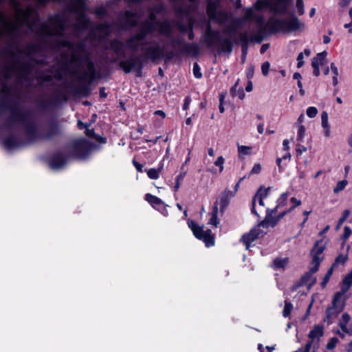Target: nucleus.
<instances>
[{
	"mask_svg": "<svg viewBox=\"0 0 352 352\" xmlns=\"http://www.w3.org/2000/svg\"><path fill=\"white\" fill-rule=\"evenodd\" d=\"M60 48H67L72 50L70 60L69 55L63 52L60 54L62 60L61 69L67 71L69 65L74 63L77 67H81L85 65L87 69L79 73L77 70L73 71L72 74L76 76L78 80L77 85L65 83L64 87L66 92L75 96L87 97L91 93L90 85L95 80L98 72L96 65L91 58V54L87 48L84 41L78 43L72 42L67 39L63 38L55 42L54 50H59Z\"/></svg>",
	"mask_w": 352,
	"mask_h": 352,
	"instance_id": "obj_1",
	"label": "nucleus"
},
{
	"mask_svg": "<svg viewBox=\"0 0 352 352\" xmlns=\"http://www.w3.org/2000/svg\"><path fill=\"white\" fill-rule=\"evenodd\" d=\"M171 45L173 47H175V45H177L179 47L165 53L163 47L158 44H155L142 49L143 54L140 57L144 60V63L148 60L156 62L162 58L170 60L174 58H179L181 55L186 54L192 56H197L199 54V47L197 43H186L182 38H173Z\"/></svg>",
	"mask_w": 352,
	"mask_h": 352,
	"instance_id": "obj_2",
	"label": "nucleus"
},
{
	"mask_svg": "<svg viewBox=\"0 0 352 352\" xmlns=\"http://www.w3.org/2000/svg\"><path fill=\"white\" fill-rule=\"evenodd\" d=\"M41 45L38 43H30L27 44L25 50H19V54L25 53L28 57V60L25 62L16 61L14 63L6 66L3 69V72L6 73V77H8L9 74L14 71H16L18 79L28 82L30 80V75L34 68V65H45L43 59H36L32 56L42 51Z\"/></svg>",
	"mask_w": 352,
	"mask_h": 352,
	"instance_id": "obj_3",
	"label": "nucleus"
},
{
	"mask_svg": "<svg viewBox=\"0 0 352 352\" xmlns=\"http://www.w3.org/2000/svg\"><path fill=\"white\" fill-rule=\"evenodd\" d=\"M10 118L6 121V126L11 128L14 123L19 122L25 126V133L29 143L42 139V134L37 131L36 124L32 122V114L30 111H23L16 103L10 106Z\"/></svg>",
	"mask_w": 352,
	"mask_h": 352,
	"instance_id": "obj_4",
	"label": "nucleus"
},
{
	"mask_svg": "<svg viewBox=\"0 0 352 352\" xmlns=\"http://www.w3.org/2000/svg\"><path fill=\"white\" fill-rule=\"evenodd\" d=\"M96 145L86 138L75 140L71 144L72 155L80 160L87 159Z\"/></svg>",
	"mask_w": 352,
	"mask_h": 352,
	"instance_id": "obj_5",
	"label": "nucleus"
},
{
	"mask_svg": "<svg viewBox=\"0 0 352 352\" xmlns=\"http://www.w3.org/2000/svg\"><path fill=\"white\" fill-rule=\"evenodd\" d=\"M119 67L125 74L134 72L137 77H141L144 67V60L139 56H131L125 60H121Z\"/></svg>",
	"mask_w": 352,
	"mask_h": 352,
	"instance_id": "obj_6",
	"label": "nucleus"
},
{
	"mask_svg": "<svg viewBox=\"0 0 352 352\" xmlns=\"http://www.w3.org/2000/svg\"><path fill=\"white\" fill-rule=\"evenodd\" d=\"M187 224L192 230L194 236L197 239L204 241L207 248L214 245V236L212 234L211 230L207 229L206 230H204L203 226H199L192 219H188L187 221Z\"/></svg>",
	"mask_w": 352,
	"mask_h": 352,
	"instance_id": "obj_7",
	"label": "nucleus"
},
{
	"mask_svg": "<svg viewBox=\"0 0 352 352\" xmlns=\"http://www.w3.org/2000/svg\"><path fill=\"white\" fill-rule=\"evenodd\" d=\"M291 3L292 0H261L258 2L261 7L257 6V8H267L275 14H284L287 13Z\"/></svg>",
	"mask_w": 352,
	"mask_h": 352,
	"instance_id": "obj_8",
	"label": "nucleus"
},
{
	"mask_svg": "<svg viewBox=\"0 0 352 352\" xmlns=\"http://www.w3.org/2000/svg\"><path fill=\"white\" fill-rule=\"evenodd\" d=\"M218 2L212 0H208L206 5V14L208 17L215 21L218 23L221 24L226 22L229 19L228 12L225 11H217Z\"/></svg>",
	"mask_w": 352,
	"mask_h": 352,
	"instance_id": "obj_9",
	"label": "nucleus"
},
{
	"mask_svg": "<svg viewBox=\"0 0 352 352\" xmlns=\"http://www.w3.org/2000/svg\"><path fill=\"white\" fill-rule=\"evenodd\" d=\"M322 240H318L314 245V247L311 251L313 254L312 260L311 265H313V271H318L321 262L323 260V256L320 257V254L324 251L326 247L322 244Z\"/></svg>",
	"mask_w": 352,
	"mask_h": 352,
	"instance_id": "obj_10",
	"label": "nucleus"
},
{
	"mask_svg": "<svg viewBox=\"0 0 352 352\" xmlns=\"http://www.w3.org/2000/svg\"><path fill=\"white\" fill-rule=\"evenodd\" d=\"M283 33H291L304 29L305 25L299 19L292 14L289 19H283Z\"/></svg>",
	"mask_w": 352,
	"mask_h": 352,
	"instance_id": "obj_11",
	"label": "nucleus"
},
{
	"mask_svg": "<svg viewBox=\"0 0 352 352\" xmlns=\"http://www.w3.org/2000/svg\"><path fill=\"white\" fill-rule=\"evenodd\" d=\"M265 232H263L257 226L252 228L248 232L243 234L241 236L240 241L245 245L246 250H248L252 242L256 239L262 237Z\"/></svg>",
	"mask_w": 352,
	"mask_h": 352,
	"instance_id": "obj_12",
	"label": "nucleus"
},
{
	"mask_svg": "<svg viewBox=\"0 0 352 352\" xmlns=\"http://www.w3.org/2000/svg\"><path fill=\"white\" fill-rule=\"evenodd\" d=\"M63 133L61 125L56 119H52L48 122V129L47 131L42 134V139L51 140L53 137L60 136Z\"/></svg>",
	"mask_w": 352,
	"mask_h": 352,
	"instance_id": "obj_13",
	"label": "nucleus"
},
{
	"mask_svg": "<svg viewBox=\"0 0 352 352\" xmlns=\"http://www.w3.org/2000/svg\"><path fill=\"white\" fill-rule=\"evenodd\" d=\"M69 96L65 93L60 91H56L54 92V96L52 98L42 100L40 102V107L43 109H47L50 106H54L60 104L62 101H67Z\"/></svg>",
	"mask_w": 352,
	"mask_h": 352,
	"instance_id": "obj_14",
	"label": "nucleus"
},
{
	"mask_svg": "<svg viewBox=\"0 0 352 352\" xmlns=\"http://www.w3.org/2000/svg\"><path fill=\"white\" fill-rule=\"evenodd\" d=\"M241 46H249L250 43H261L263 40V29H259L258 34L250 36L248 32H241L239 34Z\"/></svg>",
	"mask_w": 352,
	"mask_h": 352,
	"instance_id": "obj_15",
	"label": "nucleus"
},
{
	"mask_svg": "<svg viewBox=\"0 0 352 352\" xmlns=\"http://www.w3.org/2000/svg\"><path fill=\"white\" fill-rule=\"evenodd\" d=\"M283 19L270 17L265 25L263 29V33L267 30L269 34L283 33Z\"/></svg>",
	"mask_w": 352,
	"mask_h": 352,
	"instance_id": "obj_16",
	"label": "nucleus"
},
{
	"mask_svg": "<svg viewBox=\"0 0 352 352\" xmlns=\"http://www.w3.org/2000/svg\"><path fill=\"white\" fill-rule=\"evenodd\" d=\"M67 162V158L61 151H56L48 158V164L52 169H59L63 167Z\"/></svg>",
	"mask_w": 352,
	"mask_h": 352,
	"instance_id": "obj_17",
	"label": "nucleus"
},
{
	"mask_svg": "<svg viewBox=\"0 0 352 352\" xmlns=\"http://www.w3.org/2000/svg\"><path fill=\"white\" fill-rule=\"evenodd\" d=\"M221 39L219 31L213 30L209 23L206 28L204 34V42L209 46L212 47L216 45L217 41Z\"/></svg>",
	"mask_w": 352,
	"mask_h": 352,
	"instance_id": "obj_18",
	"label": "nucleus"
},
{
	"mask_svg": "<svg viewBox=\"0 0 352 352\" xmlns=\"http://www.w3.org/2000/svg\"><path fill=\"white\" fill-rule=\"evenodd\" d=\"M86 1L87 0H71L67 9L72 12H76L78 14H82V18L85 21H87V19L85 14V12L87 8Z\"/></svg>",
	"mask_w": 352,
	"mask_h": 352,
	"instance_id": "obj_19",
	"label": "nucleus"
},
{
	"mask_svg": "<svg viewBox=\"0 0 352 352\" xmlns=\"http://www.w3.org/2000/svg\"><path fill=\"white\" fill-rule=\"evenodd\" d=\"M155 30V25L151 21H146L140 26L139 32L135 34L138 40L143 41L148 34L153 33Z\"/></svg>",
	"mask_w": 352,
	"mask_h": 352,
	"instance_id": "obj_20",
	"label": "nucleus"
},
{
	"mask_svg": "<svg viewBox=\"0 0 352 352\" xmlns=\"http://www.w3.org/2000/svg\"><path fill=\"white\" fill-rule=\"evenodd\" d=\"M270 190V187L264 188L263 186H261L257 190L256 194L254 195V196L252 198V204H251V208H250L251 212H252V214L256 216L258 218H260L261 217L256 210V201L257 198H259V197H262V199H265L267 197Z\"/></svg>",
	"mask_w": 352,
	"mask_h": 352,
	"instance_id": "obj_21",
	"label": "nucleus"
},
{
	"mask_svg": "<svg viewBox=\"0 0 352 352\" xmlns=\"http://www.w3.org/2000/svg\"><path fill=\"white\" fill-rule=\"evenodd\" d=\"M344 295L345 294H342L340 291L336 292L332 298L331 307L336 309H339V311H343L347 300V298Z\"/></svg>",
	"mask_w": 352,
	"mask_h": 352,
	"instance_id": "obj_22",
	"label": "nucleus"
},
{
	"mask_svg": "<svg viewBox=\"0 0 352 352\" xmlns=\"http://www.w3.org/2000/svg\"><path fill=\"white\" fill-rule=\"evenodd\" d=\"M234 197V192H231V190L226 188L219 196V206L220 211L223 213L230 204V201Z\"/></svg>",
	"mask_w": 352,
	"mask_h": 352,
	"instance_id": "obj_23",
	"label": "nucleus"
},
{
	"mask_svg": "<svg viewBox=\"0 0 352 352\" xmlns=\"http://www.w3.org/2000/svg\"><path fill=\"white\" fill-rule=\"evenodd\" d=\"M124 47L125 43L118 38H114L110 41V48L118 56H125Z\"/></svg>",
	"mask_w": 352,
	"mask_h": 352,
	"instance_id": "obj_24",
	"label": "nucleus"
},
{
	"mask_svg": "<svg viewBox=\"0 0 352 352\" xmlns=\"http://www.w3.org/2000/svg\"><path fill=\"white\" fill-rule=\"evenodd\" d=\"M218 43V50L223 53H231L233 50V42L229 37L222 38L219 39Z\"/></svg>",
	"mask_w": 352,
	"mask_h": 352,
	"instance_id": "obj_25",
	"label": "nucleus"
},
{
	"mask_svg": "<svg viewBox=\"0 0 352 352\" xmlns=\"http://www.w3.org/2000/svg\"><path fill=\"white\" fill-rule=\"evenodd\" d=\"M3 144L6 148L10 150L24 145L25 142L16 136L12 135L4 139Z\"/></svg>",
	"mask_w": 352,
	"mask_h": 352,
	"instance_id": "obj_26",
	"label": "nucleus"
},
{
	"mask_svg": "<svg viewBox=\"0 0 352 352\" xmlns=\"http://www.w3.org/2000/svg\"><path fill=\"white\" fill-rule=\"evenodd\" d=\"M124 20L126 26L135 27L138 25V14L137 12L131 10H126L124 12Z\"/></svg>",
	"mask_w": 352,
	"mask_h": 352,
	"instance_id": "obj_27",
	"label": "nucleus"
},
{
	"mask_svg": "<svg viewBox=\"0 0 352 352\" xmlns=\"http://www.w3.org/2000/svg\"><path fill=\"white\" fill-rule=\"evenodd\" d=\"M49 21L56 26L57 30H59L61 32L65 30V18L62 14H56L51 16L49 18Z\"/></svg>",
	"mask_w": 352,
	"mask_h": 352,
	"instance_id": "obj_28",
	"label": "nucleus"
},
{
	"mask_svg": "<svg viewBox=\"0 0 352 352\" xmlns=\"http://www.w3.org/2000/svg\"><path fill=\"white\" fill-rule=\"evenodd\" d=\"M341 312L342 311H339V309H336L331 306L328 307L325 311L324 322H327L328 324H332L334 319H336Z\"/></svg>",
	"mask_w": 352,
	"mask_h": 352,
	"instance_id": "obj_29",
	"label": "nucleus"
},
{
	"mask_svg": "<svg viewBox=\"0 0 352 352\" xmlns=\"http://www.w3.org/2000/svg\"><path fill=\"white\" fill-rule=\"evenodd\" d=\"M144 199L155 210H158L164 202L158 197L147 193L144 196Z\"/></svg>",
	"mask_w": 352,
	"mask_h": 352,
	"instance_id": "obj_30",
	"label": "nucleus"
},
{
	"mask_svg": "<svg viewBox=\"0 0 352 352\" xmlns=\"http://www.w3.org/2000/svg\"><path fill=\"white\" fill-rule=\"evenodd\" d=\"M274 219H276V215L274 216L272 214H270L267 211H266L265 217L263 220L258 222L257 226L261 228H267L269 227L274 228L278 223H275L274 222Z\"/></svg>",
	"mask_w": 352,
	"mask_h": 352,
	"instance_id": "obj_31",
	"label": "nucleus"
},
{
	"mask_svg": "<svg viewBox=\"0 0 352 352\" xmlns=\"http://www.w3.org/2000/svg\"><path fill=\"white\" fill-rule=\"evenodd\" d=\"M218 212H219L218 200H217L212 206V211L210 212V218L208 221V224L212 225V226H215L216 228L219 224V219L218 218Z\"/></svg>",
	"mask_w": 352,
	"mask_h": 352,
	"instance_id": "obj_32",
	"label": "nucleus"
},
{
	"mask_svg": "<svg viewBox=\"0 0 352 352\" xmlns=\"http://www.w3.org/2000/svg\"><path fill=\"white\" fill-rule=\"evenodd\" d=\"M327 55V53L326 51L318 53L311 60V67L313 69L319 67L320 65H322Z\"/></svg>",
	"mask_w": 352,
	"mask_h": 352,
	"instance_id": "obj_33",
	"label": "nucleus"
},
{
	"mask_svg": "<svg viewBox=\"0 0 352 352\" xmlns=\"http://www.w3.org/2000/svg\"><path fill=\"white\" fill-rule=\"evenodd\" d=\"M324 334V328L322 325H315L308 334L309 338L314 341V339H319Z\"/></svg>",
	"mask_w": 352,
	"mask_h": 352,
	"instance_id": "obj_34",
	"label": "nucleus"
},
{
	"mask_svg": "<svg viewBox=\"0 0 352 352\" xmlns=\"http://www.w3.org/2000/svg\"><path fill=\"white\" fill-rule=\"evenodd\" d=\"M156 24L159 25L162 34L170 36L172 34V27L168 21H157Z\"/></svg>",
	"mask_w": 352,
	"mask_h": 352,
	"instance_id": "obj_35",
	"label": "nucleus"
},
{
	"mask_svg": "<svg viewBox=\"0 0 352 352\" xmlns=\"http://www.w3.org/2000/svg\"><path fill=\"white\" fill-rule=\"evenodd\" d=\"M318 271H313V265L309 268V270L305 272L300 278L298 283V287L306 285L311 279L312 274L316 273Z\"/></svg>",
	"mask_w": 352,
	"mask_h": 352,
	"instance_id": "obj_36",
	"label": "nucleus"
},
{
	"mask_svg": "<svg viewBox=\"0 0 352 352\" xmlns=\"http://www.w3.org/2000/svg\"><path fill=\"white\" fill-rule=\"evenodd\" d=\"M351 317L350 315L347 313H344L342 315V318L339 321L338 325L340 327V329L346 333H349V329L347 328V324L350 321Z\"/></svg>",
	"mask_w": 352,
	"mask_h": 352,
	"instance_id": "obj_37",
	"label": "nucleus"
},
{
	"mask_svg": "<svg viewBox=\"0 0 352 352\" xmlns=\"http://www.w3.org/2000/svg\"><path fill=\"white\" fill-rule=\"evenodd\" d=\"M238 82H236L234 86H232L230 89V94L232 97L238 96V98L241 100L243 99L245 97V93L242 87H239L237 89Z\"/></svg>",
	"mask_w": 352,
	"mask_h": 352,
	"instance_id": "obj_38",
	"label": "nucleus"
},
{
	"mask_svg": "<svg viewBox=\"0 0 352 352\" xmlns=\"http://www.w3.org/2000/svg\"><path fill=\"white\" fill-rule=\"evenodd\" d=\"M289 258H279L277 257L273 261V267L274 269H283L288 264Z\"/></svg>",
	"mask_w": 352,
	"mask_h": 352,
	"instance_id": "obj_39",
	"label": "nucleus"
},
{
	"mask_svg": "<svg viewBox=\"0 0 352 352\" xmlns=\"http://www.w3.org/2000/svg\"><path fill=\"white\" fill-rule=\"evenodd\" d=\"M352 287V280L345 276L341 281L340 290L342 294H346Z\"/></svg>",
	"mask_w": 352,
	"mask_h": 352,
	"instance_id": "obj_40",
	"label": "nucleus"
},
{
	"mask_svg": "<svg viewBox=\"0 0 352 352\" xmlns=\"http://www.w3.org/2000/svg\"><path fill=\"white\" fill-rule=\"evenodd\" d=\"M137 41H140V40H138V38H135V35H134L126 39L124 43L125 47L132 50H137L138 47V45L135 44Z\"/></svg>",
	"mask_w": 352,
	"mask_h": 352,
	"instance_id": "obj_41",
	"label": "nucleus"
},
{
	"mask_svg": "<svg viewBox=\"0 0 352 352\" xmlns=\"http://www.w3.org/2000/svg\"><path fill=\"white\" fill-rule=\"evenodd\" d=\"M348 260V256L344 255L342 254H340L338 256H336L334 262L333 263L331 267L334 268L337 267L339 265H344L346 261Z\"/></svg>",
	"mask_w": 352,
	"mask_h": 352,
	"instance_id": "obj_42",
	"label": "nucleus"
},
{
	"mask_svg": "<svg viewBox=\"0 0 352 352\" xmlns=\"http://www.w3.org/2000/svg\"><path fill=\"white\" fill-rule=\"evenodd\" d=\"M163 166H160L157 169L150 168L147 171L148 177L151 179H157L160 177V173L162 171Z\"/></svg>",
	"mask_w": 352,
	"mask_h": 352,
	"instance_id": "obj_43",
	"label": "nucleus"
},
{
	"mask_svg": "<svg viewBox=\"0 0 352 352\" xmlns=\"http://www.w3.org/2000/svg\"><path fill=\"white\" fill-rule=\"evenodd\" d=\"M289 195V193L288 192H283L280 195L276 201V205L278 207L280 208L287 205Z\"/></svg>",
	"mask_w": 352,
	"mask_h": 352,
	"instance_id": "obj_44",
	"label": "nucleus"
},
{
	"mask_svg": "<svg viewBox=\"0 0 352 352\" xmlns=\"http://www.w3.org/2000/svg\"><path fill=\"white\" fill-rule=\"evenodd\" d=\"M53 80V76L50 74H45L44 73L41 74L36 77V80L40 85L43 82H50Z\"/></svg>",
	"mask_w": 352,
	"mask_h": 352,
	"instance_id": "obj_45",
	"label": "nucleus"
},
{
	"mask_svg": "<svg viewBox=\"0 0 352 352\" xmlns=\"http://www.w3.org/2000/svg\"><path fill=\"white\" fill-rule=\"evenodd\" d=\"M303 54H306L307 56L310 55V51L308 49H305L303 52H300L298 54L297 56V67L300 68L304 65V60H303Z\"/></svg>",
	"mask_w": 352,
	"mask_h": 352,
	"instance_id": "obj_46",
	"label": "nucleus"
},
{
	"mask_svg": "<svg viewBox=\"0 0 352 352\" xmlns=\"http://www.w3.org/2000/svg\"><path fill=\"white\" fill-rule=\"evenodd\" d=\"M293 309V305L291 302L285 301V305L283 310V316L285 318H288L292 312Z\"/></svg>",
	"mask_w": 352,
	"mask_h": 352,
	"instance_id": "obj_47",
	"label": "nucleus"
},
{
	"mask_svg": "<svg viewBox=\"0 0 352 352\" xmlns=\"http://www.w3.org/2000/svg\"><path fill=\"white\" fill-rule=\"evenodd\" d=\"M333 267H330L327 273L325 274L324 276L322 278V280L320 283V285L322 288H324L326 286H327V284L328 283L331 276H332L333 274Z\"/></svg>",
	"mask_w": 352,
	"mask_h": 352,
	"instance_id": "obj_48",
	"label": "nucleus"
},
{
	"mask_svg": "<svg viewBox=\"0 0 352 352\" xmlns=\"http://www.w3.org/2000/svg\"><path fill=\"white\" fill-rule=\"evenodd\" d=\"M348 184V181L346 179H343L341 181H339L337 184L335 188H333V192L334 193H338L340 191L343 190L345 187Z\"/></svg>",
	"mask_w": 352,
	"mask_h": 352,
	"instance_id": "obj_49",
	"label": "nucleus"
},
{
	"mask_svg": "<svg viewBox=\"0 0 352 352\" xmlns=\"http://www.w3.org/2000/svg\"><path fill=\"white\" fill-rule=\"evenodd\" d=\"M186 175V173L185 171H184V172H181L177 176L176 179H175V186H174V191L175 192H177L179 190L180 185H181V182L184 179Z\"/></svg>",
	"mask_w": 352,
	"mask_h": 352,
	"instance_id": "obj_50",
	"label": "nucleus"
},
{
	"mask_svg": "<svg viewBox=\"0 0 352 352\" xmlns=\"http://www.w3.org/2000/svg\"><path fill=\"white\" fill-rule=\"evenodd\" d=\"M54 34L52 32L50 28L45 25H42L38 31V35L42 37L44 35L52 36Z\"/></svg>",
	"mask_w": 352,
	"mask_h": 352,
	"instance_id": "obj_51",
	"label": "nucleus"
},
{
	"mask_svg": "<svg viewBox=\"0 0 352 352\" xmlns=\"http://www.w3.org/2000/svg\"><path fill=\"white\" fill-rule=\"evenodd\" d=\"M331 69L332 73L333 74V85L336 86L338 83V69L334 63H331Z\"/></svg>",
	"mask_w": 352,
	"mask_h": 352,
	"instance_id": "obj_52",
	"label": "nucleus"
},
{
	"mask_svg": "<svg viewBox=\"0 0 352 352\" xmlns=\"http://www.w3.org/2000/svg\"><path fill=\"white\" fill-rule=\"evenodd\" d=\"M194 19L192 18H190L189 19V30L188 32V38L190 41H192L195 38V33H194Z\"/></svg>",
	"mask_w": 352,
	"mask_h": 352,
	"instance_id": "obj_53",
	"label": "nucleus"
},
{
	"mask_svg": "<svg viewBox=\"0 0 352 352\" xmlns=\"http://www.w3.org/2000/svg\"><path fill=\"white\" fill-rule=\"evenodd\" d=\"M296 7L299 16H302L305 14V5L303 0H296Z\"/></svg>",
	"mask_w": 352,
	"mask_h": 352,
	"instance_id": "obj_54",
	"label": "nucleus"
},
{
	"mask_svg": "<svg viewBox=\"0 0 352 352\" xmlns=\"http://www.w3.org/2000/svg\"><path fill=\"white\" fill-rule=\"evenodd\" d=\"M256 18V15L252 8H248L245 10L243 17L244 21H252Z\"/></svg>",
	"mask_w": 352,
	"mask_h": 352,
	"instance_id": "obj_55",
	"label": "nucleus"
},
{
	"mask_svg": "<svg viewBox=\"0 0 352 352\" xmlns=\"http://www.w3.org/2000/svg\"><path fill=\"white\" fill-rule=\"evenodd\" d=\"M339 340L337 337L331 338L327 344L326 348L328 350H333L336 348Z\"/></svg>",
	"mask_w": 352,
	"mask_h": 352,
	"instance_id": "obj_56",
	"label": "nucleus"
},
{
	"mask_svg": "<svg viewBox=\"0 0 352 352\" xmlns=\"http://www.w3.org/2000/svg\"><path fill=\"white\" fill-rule=\"evenodd\" d=\"M193 75L196 78H201L202 77V73L201 72V68L197 63L193 64Z\"/></svg>",
	"mask_w": 352,
	"mask_h": 352,
	"instance_id": "obj_57",
	"label": "nucleus"
},
{
	"mask_svg": "<svg viewBox=\"0 0 352 352\" xmlns=\"http://www.w3.org/2000/svg\"><path fill=\"white\" fill-rule=\"evenodd\" d=\"M306 113L309 118H313L316 116L318 113V109L315 107H309L307 109Z\"/></svg>",
	"mask_w": 352,
	"mask_h": 352,
	"instance_id": "obj_58",
	"label": "nucleus"
},
{
	"mask_svg": "<svg viewBox=\"0 0 352 352\" xmlns=\"http://www.w3.org/2000/svg\"><path fill=\"white\" fill-rule=\"evenodd\" d=\"M305 127L303 125H300L298 130L297 140L298 142H302L305 135Z\"/></svg>",
	"mask_w": 352,
	"mask_h": 352,
	"instance_id": "obj_59",
	"label": "nucleus"
},
{
	"mask_svg": "<svg viewBox=\"0 0 352 352\" xmlns=\"http://www.w3.org/2000/svg\"><path fill=\"white\" fill-rule=\"evenodd\" d=\"M321 125L323 128L329 126L328 123V113L326 111H323L321 114Z\"/></svg>",
	"mask_w": 352,
	"mask_h": 352,
	"instance_id": "obj_60",
	"label": "nucleus"
},
{
	"mask_svg": "<svg viewBox=\"0 0 352 352\" xmlns=\"http://www.w3.org/2000/svg\"><path fill=\"white\" fill-rule=\"evenodd\" d=\"M225 162V159L223 156H219L217 157V160L214 162V165L216 166L219 167V172H222L223 170V164Z\"/></svg>",
	"mask_w": 352,
	"mask_h": 352,
	"instance_id": "obj_61",
	"label": "nucleus"
},
{
	"mask_svg": "<svg viewBox=\"0 0 352 352\" xmlns=\"http://www.w3.org/2000/svg\"><path fill=\"white\" fill-rule=\"evenodd\" d=\"M95 13L98 17H104L107 16V11L104 7L100 6L96 8Z\"/></svg>",
	"mask_w": 352,
	"mask_h": 352,
	"instance_id": "obj_62",
	"label": "nucleus"
},
{
	"mask_svg": "<svg viewBox=\"0 0 352 352\" xmlns=\"http://www.w3.org/2000/svg\"><path fill=\"white\" fill-rule=\"evenodd\" d=\"M252 148L250 146H238V151L240 154L242 155H248L250 154V151Z\"/></svg>",
	"mask_w": 352,
	"mask_h": 352,
	"instance_id": "obj_63",
	"label": "nucleus"
},
{
	"mask_svg": "<svg viewBox=\"0 0 352 352\" xmlns=\"http://www.w3.org/2000/svg\"><path fill=\"white\" fill-rule=\"evenodd\" d=\"M270 67V64L268 61H265L262 64L261 71H262L263 75H264V76L268 75Z\"/></svg>",
	"mask_w": 352,
	"mask_h": 352,
	"instance_id": "obj_64",
	"label": "nucleus"
}]
</instances>
